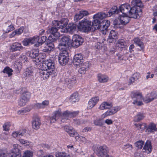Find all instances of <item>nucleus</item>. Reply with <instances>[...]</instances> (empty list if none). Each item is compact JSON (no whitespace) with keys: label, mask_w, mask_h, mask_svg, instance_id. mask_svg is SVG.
I'll return each instance as SVG.
<instances>
[{"label":"nucleus","mask_w":157,"mask_h":157,"mask_svg":"<svg viewBox=\"0 0 157 157\" xmlns=\"http://www.w3.org/2000/svg\"><path fill=\"white\" fill-rule=\"evenodd\" d=\"M131 96L133 100V103L135 105L140 106L143 105L142 100L145 103H148L157 98V93L155 92H151L143 98L141 93L134 91L131 93Z\"/></svg>","instance_id":"nucleus-1"},{"label":"nucleus","mask_w":157,"mask_h":157,"mask_svg":"<svg viewBox=\"0 0 157 157\" xmlns=\"http://www.w3.org/2000/svg\"><path fill=\"white\" fill-rule=\"evenodd\" d=\"M107 16V14L104 13H98L93 16L94 19L93 22L94 26H97V28H98L102 26V33L104 34H106L108 32L107 28L108 20H104L102 21V23L101 22L103 19L105 18Z\"/></svg>","instance_id":"nucleus-2"},{"label":"nucleus","mask_w":157,"mask_h":157,"mask_svg":"<svg viewBox=\"0 0 157 157\" xmlns=\"http://www.w3.org/2000/svg\"><path fill=\"white\" fill-rule=\"evenodd\" d=\"M67 19H63L61 21H58L55 20L52 22V24L54 26H56L57 28L60 29V31L62 33L68 32L67 27L66 26L67 24Z\"/></svg>","instance_id":"nucleus-3"},{"label":"nucleus","mask_w":157,"mask_h":157,"mask_svg":"<svg viewBox=\"0 0 157 157\" xmlns=\"http://www.w3.org/2000/svg\"><path fill=\"white\" fill-rule=\"evenodd\" d=\"M79 24L78 29L85 32L90 31L92 26H95L93 22H91V21L88 20L86 19L82 20Z\"/></svg>","instance_id":"nucleus-4"},{"label":"nucleus","mask_w":157,"mask_h":157,"mask_svg":"<svg viewBox=\"0 0 157 157\" xmlns=\"http://www.w3.org/2000/svg\"><path fill=\"white\" fill-rule=\"evenodd\" d=\"M43 69H45L54 74L55 72V64L51 60L49 59L43 61L42 63Z\"/></svg>","instance_id":"nucleus-5"},{"label":"nucleus","mask_w":157,"mask_h":157,"mask_svg":"<svg viewBox=\"0 0 157 157\" xmlns=\"http://www.w3.org/2000/svg\"><path fill=\"white\" fill-rule=\"evenodd\" d=\"M64 74L65 82L70 88L76 83L75 78L73 75H71L69 72H65Z\"/></svg>","instance_id":"nucleus-6"},{"label":"nucleus","mask_w":157,"mask_h":157,"mask_svg":"<svg viewBox=\"0 0 157 157\" xmlns=\"http://www.w3.org/2000/svg\"><path fill=\"white\" fill-rule=\"evenodd\" d=\"M63 53H60L58 57V60L61 65H65L68 60L69 56L67 51H63Z\"/></svg>","instance_id":"nucleus-7"},{"label":"nucleus","mask_w":157,"mask_h":157,"mask_svg":"<svg viewBox=\"0 0 157 157\" xmlns=\"http://www.w3.org/2000/svg\"><path fill=\"white\" fill-rule=\"evenodd\" d=\"M51 27L49 28L46 31L47 33L49 34L51 33L49 37L51 36L52 38L54 40H56L60 37V34L58 32V29L56 26Z\"/></svg>","instance_id":"nucleus-8"},{"label":"nucleus","mask_w":157,"mask_h":157,"mask_svg":"<svg viewBox=\"0 0 157 157\" xmlns=\"http://www.w3.org/2000/svg\"><path fill=\"white\" fill-rule=\"evenodd\" d=\"M78 111L71 112L67 110L63 113L61 121L62 122H64L68 119V117H75L78 115Z\"/></svg>","instance_id":"nucleus-9"},{"label":"nucleus","mask_w":157,"mask_h":157,"mask_svg":"<svg viewBox=\"0 0 157 157\" xmlns=\"http://www.w3.org/2000/svg\"><path fill=\"white\" fill-rule=\"evenodd\" d=\"M118 20L120 22V23L117 21V20L116 19L113 21V25H120L121 24L123 25H125L129 22L130 18L128 16V15H120L119 17Z\"/></svg>","instance_id":"nucleus-10"},{"label":"nucleus","mask_w":157,"mask_h":157,"mask_svg":"<svg viewBox=\"0 0 157 157\" xmlns=\"http://www.w3.org/2000/svg\"><path fill=\"white\" fill-rule=\"evenodd\" d=\"M141 13L140 9L132 6L130 9L129 15L131 18L136 19L140 17Z\"/></svg>","instance_id":"nucleus-11"},{"label":"nucleus","mask_w":157,"mask_h":157,"mask_svg":"<svg viewBox=\"0 0 157 157\" xmlns=\"http://www.w3.org/2000/svg\"><path fill=\"white\" fill-rule=\"evenodd\" d=\"M83 57L81 54H78L75 55L74 57L73 61V64L75 66L78 67L83 62Z\"/></svg>","instance_id":"nucleus-12"},{"label":"nucleus","mask_w":157,"mask_h":157,"mask_svg":"<svg viewBox=\"0 0 157 157\" xmlns=\"http://www.w3.org/2000/svg\"><path fill=\"white\" fill-rule=\"evenodd\" d=\"M53 116L52 117H49V119L50 121V123H55L60 117H61V120H62L63 113H62L61 109H59L58 110L55 111L53 113Z\"/></svg>","instance_id":"nucleus-13"},{"label":"nucleus","mask_w":157,"mask_h":157,"mask_svg":"<svg viewBox=\"0 0 157 157\" xmlns=\"http://www.w3.org/2000/svg\"><path fill=\"white\" fill-rule=\"evenodd\" d=\"M72 40L73 45L76 48L82 44L83 42V39L81 36L77 34L74 35L73 36Z\"/></svg>","instance_id":"nucleus-14"},{"label":"nucleus","mask_w":157,"mask_h":157,"mask_svg":"<svg viewBox=\"0 0 157 157\" xmlns=\"http://www.w3.org/2000/svg\"><path fill=\"white\" fill-rule=\"evenodd\" d=\"M39 75L44 80H45L48 79L50 75L52 77L55 76V74L48 70L42 69L39 70Z\"/></svg>","instance_id":"nucleus-15"},{"label":"nucleus","mask_w":157,"mask_h":157,"mask_svg":"<svg viewBox=\"0 0 157 157\" xmlns=\"http://www.w3.org/2000/svg\"><path fill=\"white\" fill-rule=\"evenodd\" d=\"M14 149L12 153L9 155V157H21L20 146L17 144L13 145Z\"/></svg>","instance_id":"nucleus-16"},{"label":"nucleus","mask_w":157,"mask_h":157,"mask_svg":"<svg viewBox=\"0 0 157 157\" xmlns=\"http://www.w3.org/2000/svg\"><path fill=\"white\" fill-rule=\"evenodd\" d=\"M108 148L105 145L100 146L98 149L97 155L99 157H108Z\"/></svg>","instance_id":"nucleus-17"},{"label":"nucleus","mask_w":157,"mask_h":157,"mask_svg":"<svg viewBox=\"0 0 157 157\" xmlns=\"http://www.w3.org/2000/svg\"><path fill=\"white\" fill-rule=\"evenodd\" d=\"M131 6L130 5L127 3H125L121 5L119 7V12H121L124 15H128L129 14Z\"/></svg>","instance_id":"nucleus-18"},{"label":"nucleus","mask_w":157,"mask_h":157,"mask_svg":"<svg viewBox=\"0 0 157 157\" xmlns=\"http://www.w3.org/2000/svg\"><path fill=\"white\" fill-rule=\"evenodd\" d=\"M89 14L88 11L86 10H81L78 13H77L74 17L75 21H77L82 18L84 17Z\"/></svg>","instance_id":"nucleus-19"},{"label":"nucleus","mask_w":157,"mask_h":157,"mask_svg":"<svg viewBox=\"0 0 157 157\" xmlns=\"http://www.w3.org/2000/svg\"><path fill=\"white\" fill-rule=\"evenodd\" d=\"M10 48L12 52H15L22 49L23 47L20 43L15 42L13 43L11 45Z\"/></svg>","instance_id":"nucleus-20"},{"label":"nucleus","mask_w":157,"mask_h":157,"mask_svg":"<svg viewBox=\"0 0 157 157\" xmlns=\"http://www.w3.org/2000/svg\"><path fill=\"white\" fill-rule=\"evenodd\" d=\"M120 109V107H112V105L111 103H109V116L113 115Z\"/></svg>","instance_id":"nucleus-21"},{"label":"nucleus","mask_w":157,"mask_h":157,"mask_svg":"<svg viewBox=\"0 0 157 157\" xmlns=\"http://www.w3.org/2000/svg\"><path fill=\"white\" fill-rule=\"evenodd\" d=\"M99 100L98 97H96L91 98L89 101L87 108L91 109L93 107L98 103Z\"/></svg>","instance_id":"nucleus-22"},{"label":"nucleus","mask_w":157,"mask_h":157,"mask_svg":"<svg viewBox=\"0 0 157 157\" xmlns=\"http://www.w3.org/2000/svg\"><path fill=\"white\" fill-rule=\"evenodd\" d=\"M41 123L40 119L36 117L34 118L32 122L33 128L34 129H37L39 128Z\"/></svg>","instance_id":"nucleus-23"},{"label":"nucleus","mask_w":157,"mask_h":157,"mask_svg":"<svg viewBox=\"0 0 157 157\" xmlns=\"http://www.w3.org/2000/svg\"><path fill=\"white\" fill-rule=\"evenodd\" d=\"M132 6L135 8H140L144 7L143 4L141 0H133L131 2Z\"/></svg>","instance_id":"nucleus-24"},{"label":"nucleus","mask_w":157,"mask_h":157,"mask_svg":"<svg viewBox=\"0 0 157 157\" xmlns=\"http://www.w3.org/2000/svg\"><path fill=\"white\" fill-rule=\"evenodd\" d=\"M54 45L52 43H49L44 47L42 51L44 52H49L52 51L54 49Z\"/></svg>","instance_id":"nucleus-25"},{"label":"nucleus","mask_w":157,"mask_h":157,"mask_svg":"<svg viewBox=\"0 0 157 157\" xmlns=\"http://www.w3.org/2000/svg\"><path fill=\"white\" fill-rule=\"evenodd\" d=\"M27 54L29 57L33 59L38 56L39 51L37 49H33L31 51H29Z\"/></svg>","instance_id":"nucleus-26"},{"label":"nucleus","mask_w":157,"mask_h":157,"mask_svg":"<svg viewBox=\"0 0 157 157\" xmlns=\"http://www.w3.org/2000/svg\"><path fill=\"white\" fill-rule=\"evenodd\" d=\"M24 30V28L22 26L18 29L15 30L10 35V37L12 38L14 36L16 35H21L23 32Z\"/></svg>","instance_id":"nucleus-27"},{"label":"nucleus","mask_w":157,"mask_h":157,"mask_svg":"<svg viewBox=\"0 0 157 157\" xmlns=\"http://www.w3.org/2000/svg\"><path fill=\"white\" fill-rule=\"evenodd\" d=\"M134 43L139 47L141 50L144 48V43L138 37H136L134 39Z\"/></svg>","instance_id":"nucleus-28"},{"label":"nucleus","mask_w":157,"mask_h":157,"mask_svg":"<svg viewBox=\"0 0 157 157\" xmlns=\"http://www.w3.org/2000/svg\"><path fill=\"white\" fill-rule=\"evenodd\" d=\"M157 129L156 125L153 123H151L148 125L147 129L146 130V132L151 133L156 131Z\"/></svg>","instance_id":"nucleus-29"},{"label":"nucleus","mask_w":157,"mask_h":157,"mask_svg":"<svg viewBox=\"0 0 157 157\" xmlns=\"http://www.w3.org/2000/svg\"><path fill=\"white\" fill-rule=\"evenodd\" d=\"M117 33L113 30L111 31L109 36V42L110 43L114 41L113 40H115L117 38Z\"/></svg>","instance_id":"nucleus-30"},{"label":"nucleus","mask_w":157,"mask_h":157,"mask_svg":"<svg viewBox=\"0 0 157 157\" xmlns=\"http://www.w3.org/2000/svg\"><path fill=\"white\" fill-rule=\"evenodd\" d=\"M60 43L63 44L67 45V46L70 47L71 45V40L67 36H63L61 39Z\"/></svg>","instance_id":"nucleus-31"},{"label":"nucleus","mask_w":157,"mask_h":157,"mask_svg":"<svg viewBox=\"0 0 157 157\" xmlns=\"http://www.w3.org/2000/svg\"><path fill=\"white\" fill-rule=\"evenodd\" d=\"M71 102L75 103L78 102L79 100V96L77 93H75L72 94L70 98Z\"/></svg>","instance_id":"nucleus-32"},{"label":"nucleus","mask_w":157,"mask_h":157,"mask_svg":"<svg viewBox=\"0 0 157 157\" xmlns=\"http://www.w3.org/2000/svg\"><path fill=\"white\" fill-rule=\"evenodd\" d=\"M97 77L98 81L101 83H104L107 81V76L105 75L99 74H98Z\"/></svg>","instance_id":"nucleus-33"},{"label":"nucleus","mask_w":157,"mask_h":157,"mask_svg":"<svg viewBox=\"0 0 157 157\" xmlns=\"http://www.w3.org/2000/svg\"><path fill=\"white\" fill-rule=\"evenodd\" d=\"M144 114L143 113H139L134 117V122H139L142 120L144 117Z\"/></svg>","instance_id":"nucleus-34"},{"label":"nucleus","mask_w":157,"mask_h":157,"mask_svg":"<svg viewBox=\"0 0 157 157\" xmlns=\"http://www.w3.org/2000/svg\"><path fill=\"white\" fill-rule=\"evenodd\" d=\"M25 133V130H20L19 131L13 132L12 134V136L14 138H16L18 136H23Z\"/></svg>","instance_id":"nucleus-35"},{"label":"nucleus","mask_w":157,"mask_h":157,"mask_svg":"<svg viewBox=\"0 0 157 157\" xmlns=\"http://www.w3.org/2000/svg\"><path fill=\"white\" fill-rule=\"evenodd\" d=\"M37 39V44H36L35 45L36 46H39L46 41L47 39V37L45 36H43L41 37H39L38 36Z\"/></svg>","instance_id":"nucleus-36"},{"label":"nucleus","mask_w":157,"mask_h":157,"mask_svg":"<svg viewBox=\"0 0 157 157\" xmlns=\"http://www.w3.org/2000/svg\"><path fill=\"white\" fill-rule=\"evenodd\" d=\"M139 77L140 74L139 73H134L132 75V77L130 78L129 79L130 82H129V84H130V83H132L137 82Z\"/></svg>","instance_id":"nucleus-37"},{"label":"nucleus","mask_w":157,"mask_h":157,"mask_svg":"<svg viewBox=\"0 0 157 157\" xmlns=\"http://www.w3.org/2000/svg\"><path fill=\"white\" fill-rule=\"evenodd\" d=\"M14 29V27L13 25L12 24L7 25V24L6 23L4 26V31L6 33H7L13 31Z\"/></svg>","instance_id":"nucleus-38"},{"label":"nucleus","mask_w":157,"mask_h":157,"mask_svg":"<svg viewBox=\"0 0 157 157\" xmlns=\"http://www.w3.org/2000/svg\"><path fill=\"white\" fill-rule=\"evenodd\" d=\"M119 12V10L117 9L116 6H113L109 11V17L114 13L117 14Z\"/></svg>","instance_id":"nucleus-39"},{"label":"nucleus","mask_w":157,"mask_h":157,"mask_svg":"<svg viewBox=\"0 0 157 157\" xmlns=\"http://www.w3.org/2000/svg\"><path fill=\"white\" fill-rule=\"evenodd\" d=\"M30 96V94L28 92H25L22 94L21 98L28 102L29 101Z\"/></svg>","instance_id":"nucleus-40"},{"label":"nucleus","mask_w":157,"mask_h":157,"mask_svg":"<svg viewBox=\"0 0 157 157\" xmlns=\"http://www.w3.org/2000/svg\"><path fill=\"white\" fill-rule=\"evenodd\" d=\"M69 47L67 46V45L63 44L62 43L60 42L59 43L58 48L59 49L62 51V53H63V51H67V50L68 49Z\"/></svg>","instance_id":"nucleus-41"},{"label":"nucleus","mask_w":157,"mask_h":157,"mask_svg":"<svg viewBox=\"0 0 157 157\" xmlns=\"http://www.w3.org/2000/svg\"><path fill=\"white\" fill-rule=\"evenodd\" d=\"M13 71V70L8 66L6 67L2 71L3 73L7 74L8 77H10L12 75V72Z\"/></svg>","instance_id":"nucleus-42"},{"label":"nucleus","mask_w":157,"mask_h":157,"mask_svg":"<svg viewBox=\"0 0 157 157\" xmlns=\"http://www.w3.org/2000/svg\"><path fill=\"white\" fill-rule=\"evenodd\" d=\"M143 149L145 150L146 152L147 151L148 153L151 152L152 151V147L151 145L150 142H146L144 147Z\"/></svg>","instance_id":"nucleus-43"},{"label":"nucleus","mask_w":157,"mask_h":157,"mask_svg":"<svg viewBox=\"0 0 157 157\" xmlns=\"http://www.w3.org/2000/svg\"><path fill=\"white\" fill-rule=\"evenodd\" d=\"M33 71L31 68H27L23 73L24 76L27 77H30L33 75Z\"/></svg>","instance_id":"nucleus-44"},{"label":"nucleus","mask_w":157,"mask_h":157,"mask_svg":"<svg viewBox=\"0 0 157 157\" xmlns=\"http://www.w3.org/2000/svg\"><path fill=\"white\" fill-rule=\"evenodd\" d=\"M76 27L77 25L75 24H69L67 26L68 32L70 33H72L75 31Z\"/></svg>","instance_id":"nucleus-45"},{"label":"nucleus","mask_w":157,"mask_h":157,"mask_svg":"<svg viewBox=\"0 0 157 157\" xmlns=\"http://www.w3.org/2000/svg\"><path fill=\"white\" fill-rule=\"evenodd\" d=\"M33 155V151L29 150H26L24 151L22 157H32Z\"/></svg>","instance_id":"nucleus-46"},{"label":"nucleus","mask_w":157,"mask_h":157,"mask_svg":"<svg viewBox=\"0 0 157 157\" xmlns=\"http://www.w3.org/2000/svg\"><path fill=\"white\" fill-rule=\"evenodd\" d=\"M118 46L119 47H121L122 48H123L124 49H126V45L124 41L123 40H119L118 41Z\"/></svg>","instance_id":"nucleus-47"},{"label":"nucleus","mask_w":157,"mask_h":157,"mask_svg":"<svg viewBox=\"0 0 157 157\" xmlns=\"http://www.w3.org/2000/svg\"><path fill=\"white\" fill-rule=\"evenodd\" d=\"M44 58V57L43 58L41 57L36 58V57L33 59L32 61L33 63L36 65H39V63L41 62H43L42 60Z\"/></svg>","instance_id":"nucleus-48"},{"label":"nucleus","mask_w":157,"mask_h":157,"mask_svg":"<svg viewBox=\"0 0 157 157\" xmlns=\"http://www.w3.org/2000/svg\"><path fill=\"white\" fill-rule=\"evenodd\" d=\"M108 109V102H103L100 105L99 109L100 110H104Z\"/></svg>","instance_id":"nucleus-49"},{"label":"nucleus","mask_w":157,"mask_h":157,"mask_svg":"<svg viewBox=\"0 0 157 157\" xmlns=\"http://www.w3.org/2000/svg\"><path fill=\"white\" fill-rule=\"evenodd\" d=\"M144 143V142L142 140L137 141L135 144V146L138 149H140L142 148Z\"/></svg>","instance_id":"nucleus-50"},{"label":"nucleus","mask_w":157,"mask_h":157,"mask_svg":"<svg viewBox=\"0 0 157 157\" xmlns=\"http://www.w3.org/2000/svg\"><path fill=\"white\" fill-rule=\"evenodd\" d=\"M19 141L21 144H25V146H29V145H31L32 144L31 142L25 140L23 139H19Z\"/></svg>","instance_id":"nucleus-51"},{"label":"nucleus","mask_w":157,"mask_h":157,"mask_svg":"<svg viewBox=\"0 0 157 157\" xmlns=\"http://www.w3.org/2000/svg\"><path fill=\"white\" fill-rule=\"evenodd\" d=\"M38 36H35L29 38L30 44H33L35 43L37 44Z\"/></svg>","instance_id":"nucleus-52"},{"label":"nucleus","mask_w":157,"mask_h":157,"mask_svg":"<svg viewBox=\"0 0 157 157\" xmlns=\"http://www.w3.org/2000/svg\"><path fill=\"white\" fill-rule=\"evenodd\" d=\"M9 138V135L8 133H3L0 136V138L2 140H7Z\"/></svg>","instance_id":"nucleus-53"},{"label":"nucleus","mask_w":157,"mask_h":157,"mask_svg":"<svg viewBox=\"0 0 157 157\" xmlns=\"http://www.w3.org/2000/svg\"><path fill=\"white\" fill-rule=\"evenodd\" d=\"M10 123L7 122L3 124V129L4 131H8L10 130Z\"/></svg>","instance_id":"nucleus-54"},{"label":"nucleus","mask_w":157,"mask_h":157,"mask_svg":"<svg viewBox=\"0 0 157 157\" xmlns=\"http://www.w3.org/2000/svg\"><path fill=\"white\" fill-rule=\"evenodd\" d=\"M56 157H70L69 155L64 152H59L57 153Z\"/></svg>","instance_id":"nucleus-55"},{"label":"nucleus","mask_w":157,"mask_h":157,"mask_svg":"<svg viewBox=\"0 0 157 157\" xmlns=\"http://www.w3.org/2000/svg\"><path fill=\"white\" fill-rule=\"evenodd\" d=\"M22 43L23 45L25 46H27L31 44L29 38L24 39L22 41Z\"/></svg>","instance_id":"nucleus-56"},{"label":"nucleus","mask_w":157,"mask_h":157,"mask_svg":"<svg viewBox=\"0 0 157 157\" xmlns=\"http://www.w3.org/2000/svg\"><path fill=\"white\" fill-rule=\"evenodd\" d=\"M27 102L21 98L18 101V105L20 106H22L25 105Z\"/></svg>","instance_id":"nucleus-57"},{"label":"nucleus","mask_w":157,"mask_h":157,"mask_svg":"<svg viewBox=\"0 0 157 157\" xmlns=\"http://www.w3.org/2000/svg\"><path fill=\"white\" fill-rule=\"evenodd\" d=\"M94 123L95 125L97 126H101L103 124V122L101 119H98L95 120Z\"/></svg>","instance_id":"nucleus-58"},{"label":"nucleus","mask_w":157,"mask_h":157,"mask_svg":"<svg viewBox=\"0 0 157 157\" xmlns=\"http://www.w3.org/2000/svg\"><path fill=\"white\" fill-rule=\"evenodd\" d=\"M70 133H69L68 135L70 136L74 137V136H77L78 134L76 131L74 130L73 128L71 129V132H70Z\"/></svg>","instance_id":"nucleus-59"},{"label":"nucleus","mask_w":157,"mask_h":157,"mask_svg":"<svg viewBox=\"0 0 157 157\" xmlns=\"http://www.w3.org/2000/svg\"><path fill=\"white\" fill-rule=\"evenodd\" d=\"M135 125L136 126V127L138 128L141 129H144L146 126V125L145 124L143 123L142 124H135Z\"/></svg>","instance_id":"nucleus-60"},{"label":"nucleus","mask_w":157,"mask_h":157,"mask_svg":"<svg viewBox=\"0 0 157 157\" xmlns=\"http://www.w3.org/2000/svg\"><path fill=\"white\" fill-rule=\"evenodd\" d=\"M86 69L84 67H81L78 70V72L81 74H84L85 73L86 71Z\"/></svg>","instance_id":"nucleus-61"},{"label":"nucleus","mask_w":157,"mask_h":157,"mask_svg":"<svg viewBox=\"0 0 157 157\" xmlns=\"http://www.w3.org/2000/svg\"><path fill=\"white\" fill-rule=\"evenodd\" d=\"M7 155V153L5 151L0 149V157H6Z\"/></svg>","instance_id":"nucleus-62"},{"label":"nucleus","mask_w":157,"mask_h":157,"mask_svg":"<svg viewBox=\"0 0 157 157\" xmlns=\"http://www.w3.org/2000/svg\"><path fill=\"white\" fill-rule=\"evenodd\" d=\"M72 128H73L68 126H66L64 127V130L68 134L70 133V132H71V129H72Z\"/></svg>","instance_id":"nucleus-63"},{"label":"nucleus","mask_w":157,"mask_h":157,"mask_svg":"<svg viewBox=\"0 0 157 157\" xmlns=\"http://www.w3.org/2000/svg\"><path fill=\"white\" fill-rule=\"evenodd\" d=\"M36 154L38 156L41 157L43 156L42 155L44 154V152L42 150H39L36 151Z\"/></svg>","instance_id":"nucleus-64"}]
</instances>
